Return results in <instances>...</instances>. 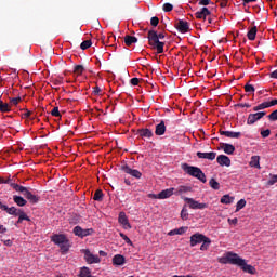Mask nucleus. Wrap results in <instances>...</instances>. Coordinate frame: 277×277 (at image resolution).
Segmentation results:
<instances>
[{
  "mask_svg": "<svg viewBox=\"0 0 277 277\" xmlns=\"http://www.w3.org/2000/svg\"><path fill=\"white\" fill-rule=\"evenodd\" d=\"M130 83H131L132 85H140V78H132V79L130 80Z\"/></svg>",
  "mask_w": 277,
  "mask_h": 277,
  "instance_id": "obj_57",
  "label": "nucleus"
},
{
  "mask_svg": "<svg viewBox=\"0 0 277 277\" xmlns=\"http://www.w3.org/2000/svg\"><path fill=\"white\" fill-rule=\"evenodd\" d=\"M137 135H140V137L150 140V137H153V132L148 128L138 129L137 130Z\"/></svg>",
  "mask_w": 277,
  "mask_h": 277,
  "instance_id": "obj_20",
  "label": "nucleus"
},
{
  "mask_svg": "<svg viewBox=\"0 0 277 277\" xmlns=\"http://www.w3.org/2000/svg\"><path fill=\"white\" fill-rule=\"evenodd\" d=\"M201 243H202V245L200 246V250H201L202 252L209 250V247L211 246V238H209V237L206 238Z\"/></svg>",
  "mask_w": 277,
  "mask_h": 277,
  "instance_id": "obj_37",
  "label": "nucleus"
},
{
  "mask_svg": "<svg viewBox=\"0 0 277 277\" xmlns=\"http://www.w3.org/2000/svg\"><path fill=\"white\" fill-rule=\"evenodd\" d=\"M11 187L13 189H15V192H19V194H23V196H25L27 194V192H29V189H27V187L18 185L16 183L11 184Z\"/></svg>",
  "mask_w": 277,
  "mask_h": 277,
  "instance_id": "obj_27",
  "label": "nucleus"
},
{
  "mask_svg": "<svg viewBox=\"0 0 277 277\" xmlns=\"http://www.w3.org/2000/svg\"><path fill=\"white\" fill-rule=\"evenodd\" d=\"M13 202H15L17 207H25V205H27V201L25 200V198L18 195L13 196Z\"/></svg>",
  "mask_w": 277,
  "mask_h": 277,
  "instance_id": "obj_29",
  "label": "nucleus"
},
{
  "mask_svg": "<svg viewBox=\"0 0 277 277\" xmlns=\"http://www.w3.org/2000/svg\"><path fill=\"white\" fill-rule=\"evenodd\" d=\"M0 211H5V213L11 215V213H14V211H16V207H11L10 208V207H8V205L0 201Z\"/></svg>",
  "mask_w": 277,
  "mask_h": 277,
  "instance_id": "obj_30",
  "label": "nucleus"
},
{
  "mask_svg": "<svg viewBox=\"0 0 277 277\" xmlns=\"http://www.w3.org/2000/svg\"><path fill=\"white\" fill-rule=\"evenodd\" d=\"M163 12H172V10H174V5L170 4V3H164L162 6Z\"/></svg>",
  "mask_w": 277,
  "mask_h": 277,
  "instance_id": "obj_46",
  "label": "nucleus"
},
{
  "mask_svg": "<svg viewBox=\"0 0 277 277\" xmlns=\"http://www.w3.org/2000/svg\"><path fill=\"white\" fill-rule=\"evenodd\" d=\"M90 47H92V41L91 40H85L80 44V49H82V51H85L87 49H90Z\"/></svg>",
  "mask_w": 277,
  "mask_h": 277,
  "instance_id": "obj_41",
  "label": "nucleus"
},
{
  "mask_svg": "<svg viewBox=\"0 0 277 277\" xmlns=\"http://www.w3.org/2000/svg\"><path fill=\"white\" fill-rule=\"evenodd\" d=\"M266 114L267 113H265V111L249 114V116L247 118V124H249V126L255 124L256 122H259V120H261V118L265 117Z\"/></svg>",
  "mask_w": 277,
  "mask_h": 277,
  "instance_id": "obj_9",
  "label": "nucleus"
},
{
  "mask_svg": "<svg viewBox=\"0 0 277 277\" xmlns=\"http://www.w3.org/2000/svg\"><path fill=\"white\" fill-rule=\"evenodd\" d=\"M155 134L156 135H164L166 134V121H160V123H158L156 126V130H155Z\"/></svg>",
  "mask_w": 277,
  "mask_h": 277,
  "instance_id": "obj_26",
  "label": "nucleus"
},
{
  "mask_svg": "<svg viewBox=\"0 0 277 277\" xmlns=\"http://www.w3.org/2000/svg\"><path fill=\"white\" fill-rule=\"evenodd\" d=\"M188 217H189V213L187 212V210L185 208H183L181 211V219L187 220Z\"/></svg>",
  "mask_w": 277,
  "mask_h": 277,
  "instance_id": "obj_49",
  "label": "nucleus"
},
{
  "mask_svg": "<svg viewBox=\"0 0 277 277\" xmlns=\"http://www.w3.org/2000/svg\"><path fill=\"white\" fill-rule=\"evenodd\" d=\"M246 207V199H240L236 205V211H241Z\"/></svg>",
  "mask_w": 277,
  "mask_h": 277,
  "instance_id": "obj_43",
  "label": "nucleus"
},
{
  "mask_svg": "<svg viewBox=\"0 0 277 277\" xmlns=\"http://www.w3.org/2000/svg\"><path fill=\"white\" fill-rule=\"evenodd\" d=\"M51 241L58 246L62 254H67L70 250V240L64 234H54L51 236Z\"/></svg>",
  "mask_w": 277,
  "mask_h": 277,
  "instance_id": "obj_2",
  "label": "nucleus"
},
{
  "mask_svg": "<svg viewBox=\"0 0 277 277\" xmlns=\"http://www.w3.org/2000/svg\"><path fill=\"white\" fill-rule=\"evenodd\" d=\"M209 185L212 189H215V190L220 189V184L219 182L215 181V179H211L209 181Z\"/></svg>",
  "mask_w": 277,
  "mask_h": 277,
  "instance_id": "obj_40",
  "label": "nucleus"
},
{
  "mask_svg": "<svg viewBox=\"0 0 277 277\" xmlns=\"http://www.w3.org/2000/svg\"><path fill=\"white\" fill-rule=\"evenodd\" d=\"M220 134L224 135L225 137H232L234 140H239V137H241V132H232V131L220 130Z\"/></svg>",
  "mask_w": 277,
  "mask_h": 277,
  "instance_id": "obj_19",
  "label": "nucleus"
},
{
  "mask_svg": "<svg viewBox=\"0 0 277 277\" xmlns=\"http://www.w3.org/2000/svg\"><path fill=\"white\" fill-rule=\"evenodd\" d=\"M172 196H174V188H167L158 194V200H166Z\"/></svg>",
  "mask_w": 277,
  "mask_h": 277,
  "instance_id": "obj_18",
  "label": "nucleus"
},
{
  "mask_svg": "<svg viewBox=\"0 0 277 277\" xmlns=\"http://www.w3.org/2000/svg\"><path fill=\"white\" fill-rule=\"evenodd\" d=\"M277 183V175H273L271 180L267 181V185L272 186Z\"/></svg>",
  "mask_w": 277,
  "mask_h": 277,
  "instance_id": "obj_55",
  "label": "nucleus"
},
{
  "mask_svg": "<svg viewBox=\"0 0 277 277\" xmlns=\"http://www.w3.org/2000/svg\"><path fill=\"white\" fill-rule=\"evenodd\" d=\"M236 265L240 267V269H243L247 274H255L256 272V268H254V266L246 263V260L241 259L240 256H238Z\"/></svg>",
  "mask_w": 277,
  "mask_h": 277,
  "instance_id": "obj_7",
  "label": "nucleus"
},
{
  "mask_svg": "<svg viewBox=\"0 0 277 277\" xmlns=\"http://www.w3.org/2000/svg\"><path fill=\"white\" fill-rule=\"evenodd\" d=\"M148 198H151L153 200H159V194H149Z\"/></svg>",
  "mask_w": 277,
  "mask_h": 277,
  "instance_id": "obj_59",
  "label": "nucleus"
},
{
  "mask_svg": "<svg viewBox=\"0 0 277 277\" xmlns=\"http://www.w3.org/2000/svg\"><path fill=\"white\" fill-rule=\"evenodd\" d=\"M261 135L262 137H269V135H272V130L271 129L262 130Z\"/></svg>",
  "mask_w": 277,
  "mask_h": 277,
  "instance_id": "obj_50",
  "label": "nucleus"
},
{
  "mask_svg": "<svg viewBox=\"0 0 277 277\" xmlns=\"http://www.w3.org/2000/svg\"><path fill=\"white\" fill-rule=\"evenodd\" d=\"M122 172L126 174H130V176H133L134 179H142V172L137 169H131L129 164L121 166Z\"/></svg>",
  "mask_w": 277,
  "mask_h": 277,
  "instance_id": "obj_10",
  "label": "nucleus"
},
{
  "mask_svg": "<svg viewBox=\"0 0 277 277\" xmlns=\"http://www.w3.org/2000/svg\"><path fill=\"white\" fill-rule=\"evenodd\" d=\"M124 263H126V259H124V255L122 254H116L113 258V264L115 265H124Z\"/></svg>",
  "mask_w": 277,
  "mask_h": 277,
  "instance_id": "obj_28",
  "label": "nucleus"
},
{
  "mask_svg": "<svg viewBox=\"0 0 277 277\" xmlns=\"http://www.w3.org/2000/svg\"><path fill=\"white\" fill-rule=\"evenodd\" d=\"M21 97H13L10 100V105H17L18 103H21Z\"/></svg>",
  "mask_w": 277,
  "mask_h": 277,
  "instance_id": "obj_53",
  "label": "nucleus"
},
{
  "mask_svg": "<svg viewBox=\"0 0 277 277\" xmlns=\"http://www.w3.org/2000/svg\"><path fill=\"white\" fill-rule=\"evenodd\" d=\"M174 27L177 29V31H180V34H187L189 31V23L184 19H179Z\"/></svg>",
  "mask_w": 277,
  "mask_h": 277,
  "instance_id": "obj_12",
  "label": "nucleus"
},
{
  "mask_svg": "<svg viewBox=\"0 0 277 277\" xmlns=\"http://www.w3.org/2000/svg\"><path fill=\"white\" fill-rule=\"evenodd\" d=\"M184 202H187L189 209H207V203H200L194 198L185 197Z\"/></svg>",
  "mask_w": 277,
  "mask_h": 277,
  "instance_id": "obj_8",
  "label": "nucleus"
},
{
  "mask_svg": "<svg viewBox=\"0 0 277 277\" xmlns=\"http://www.w3.org/2000/svg\"><path fill=\"white\" fill-rule=\"evenodd\" d=\"M220 8H226L228 5V0H219L217 1Z\"/></svg>",
  "mask_w": 277,
  "mask_h": 277,
  "instance_id": "obj_56",
  "label": "nucleus"
},
{
  "mask_svg": "<svg viewBox=\"0 0 277 277\" xmlns=\"http://www.w3.org/2000/svg\"><path fill=\"white\" fill-rule=\"evenodd\" d=\"M207 236L200 233H196L190 236V248L198 246V243H202L206 240Z\"/></svg>",
  "mask_w": 277,
  "mask_h": 277,
  "instance_id": "obj_13",
  "label": "nucleus"
},
{
  "mask_svg": "<svg viewBox=\"0 0 277 277\" xmlns=\"http://www.w3.org/2000/svg\"><path fill=\"white\" fill-rule=\"evenodd\" d=\"M188 192H192V187L189 186H179L173 190L174 196H183V194H187Z\"/></svg>",
  "mask_w": 277,
  "mask_h": 277,
  "instance_id": "obj_23",
  "label": "nucleus"
},
{
  "mask_svg": "<svg viewBox=\"0 0 277 277\" xmlns=\"http://www.w3.org/2000/svg\"><path fill=\"white\" fill-rule=\"evenodd\" d=\"M0 111H2V114H9V111H12L10 104L2 102L1 98H0Z\"/></svg>",
  "mask_w": 277,
  "mask_h": 277,
  "instance_id": "obj_33",
  "label": "nucleus"
},
{
  "mask_svg": "<svg viewBox=\"0 0 277 277\" xmlns=\"http://www.w3.org/2000/svg\"><path fill=\"white\" fill-rule=\"evenodd\" d=\"M227 222H228V224H234V225H236L237 222H239V220H238L237 217H235V219H228Z\"/></svg>",
  "mask_w": 277,
  "mask_h": 277,
  "instance_id": "obj_60",
  "label": "nucleus"
},
{
  "mask_svg": "<svg viewBox=\"0 0 277 277\" xmlns=\"http://www.w3.org/2000/svg\"><path fill=\"white\" fill-rule=\"evenodd\" d=\"M196 18L199 21H208V24L211 25L213 23V18H211V11L207 6L200 9L195 13Z\"/></svg>",
  "mask_w": 277,
  "mask_h": 277,
  "instance_id": "obj_5",
  "label": "nucleus"
},
{
  "mask_svg": "<svg viewBox=\"0 0 277 277\" xmlns=\"http://www.w3.org/2000/svg\"><path fill=\"white\" fill-rule=\"evenodd\" d=\"M216 162L219 163V166H225L226 168H230V158H228V156L226 155H219L216 158Z\"/></svg>",
  "mask_w": 277,
  "mask_h": 277,
  "instance_id": "obj_17",
  "label": "nucleus"
},
{
  "mask_svg": "<svg viewBox=\"0 0 277 277\" xmlns=\"http://www.w3.org/2000/svg\"><path fill=\"white\" fill-rule=\"evenodd\" d=\"M0 183L3 184V185H10V187H12V185H14V182H12V179H3V177H0Z\"/></svg>",
  "mask_w": 277,
  "mask_h": 277,
  "instance_id": "obj_45",
  "label": "nucleus"
},
{
  "mask_svg": "<svg viewBox=\"0 0 277 277\" xmlns=\"http://www.w3.org/2000/svg\"><path fill=\"white\" fill-rule=\"evenodd\" d=\"M93 94H94L95 96L98 95V94H101V88H98V87L93 88Z\"/></svg>",
  "mask_w": 277,
  "mask_h": 277,
  "instance_id": "obj_61",
  "label": "nucleus"
},
{
  "mask_svg": "<svg viewBox=\"0 0 277 277\" xmlns=\"http://www.w3.org/2000/svg\"><path fill=\"white\" fill-rule=\"evenodd\" d=\"M268 120L276 121L277 120V109L268 115Z\"/></svg>",
  "mask_w": 277,
  "mask_h": 277,
  "instance_id": "obj_52",
  "label": "nucleus"
},
{
  "mask_svg": "<svg viewBox=\"0 0 277 277\" xmlns=\"http://www.w3.org/2000/svg\"><path fill=\"white\" fill-rule=\"evenodd\" d=\"M111 40H116V36H114V34H110L108 36V41L107 42H105V36L102 37L103 44H109V42H111Z\"/></svg>",
  "mask_w": 277,
  "mask_h": 277,
  "instance_id": "obj_47",
  "label": "nucleus"
},
{
  "mask_svg": "<svg viewBox=\"0 0 277 277\" xmlns=\"http://www.w3.org/2000/svg\"><path fill=\"white\" fill-rule=\"evenodd\" d=\"M32 116H34V111L27 110V109L24 114H22V118H30Z\"/></svg>",
  "mask_w": 277,
  "mask_h": 277,
  "instance_id": "obj_54",
  "label": "nucleus"
},
{
  "mask_svg": "<svg viewBox=\"0 0 277 277\" xmlns=\"http://www.w3.org/2000/svg\"><path fill=\"white\" fill-rule=\"evenodd\" d=\"M98 254H100V256H107V252H105L103 250H100Z\"/></svg>",
  "mask_w": 277,
  "mask_h": 277,
  "instance_id": "obj_64",
  "label": "nucleus"
},
{
  "mask_svg": "<svg viewBox=\"0 0 277 277\" xmlns=\"http://www.w3.org/2000/svg\"><path fill=\"white\" fill-rule=\"evenodd\" d=\"M274 105H277V102L272 100L271 102H264L260 104V110L261 109H267L269 107H274Z\"/></svg>",
  "mask_w": 277,
  "mask_h": 277,
  "instance_id": "obj_36",
  "label": "nucleus"
},
{
  "mask_svg": "<svg viewBox=\"0 0 277 277\" xmlns=\"http://www.w3.org/2000/svg\"><path fill=\"white\" fill-rule=\"evenodd\" d=\"M238 107H250V104H248V103H241V104H238L237 105Z\"/></svg>",
  "mask_w": 277,
  "mask_h": 277,
  "instance_id": "obj_63",
  "label": "nucleus"
},
{
  "mask_svg": "<svg viewBox=\"0 0 277 277\" xmlns=\"http://www.w3.org/2000/svg\"><path fill=\"white\" fill-rule=\"evenodd\" d=\"M189 227L182 226L180 228L172 229L168 233L169 237H174V235H185L187 233Z\"/></svg>",
  "mask_w": 277,
  "mask_h": 277,
  "instance_id": "obj_21",
  "label": "nucleus"
},
{
  "mask_svg": "<svg viewBox=\"0 0 277 277\" xmlns=\"http://www.w3.org/2000/svg\"><path fill=\"white\" fill-rule=\"evenodd\" d=\"M163 38H166V35L163 32L157 34V30H149L147 34L148 44L151 49L156 50L158 54L163 53L166 42L160 41L163 40Z\"/></svg>",
  "mask_w": 277,
  "mask_h": 277,
  "instance_id": "obj_1",
  "label": "nucleus"
},
{
  "mask_svg": "<svg viewBox=\"0 0 277 277\" xmlns=\"http://www.w3.org/2000/svg\"><path fill=\"white\" fill-rule=\"evenodd\" d=\"M221 148L226 155H233L235 153V145L228 143H221Z\"/></svg>",
  "mask_w": 277,
  "mask_h": 277,
  "instance_id": "obj_22",
  "label": "nucleus"
},
{
  "mask_svg": "<svg viewBox=\"0 0 277 277\" xmlns=\"http://www.w3.org/2000/svg\"><path fill=\"white\" fill-rule=\"evenodd\" d=\"M51 115L54 116L55 118L62 117V114H60V108L58 107H54L51 111Z\"/></svg>",
  "mask_w": 277,
  "mask_h": 277,
  "instance_id": "obj_48",
  "label": "nucleus"
},
{
  "mask_svg": "<svg viewBox=\"0 0 277 277\" xmlns=\"http://www.w3.org/2000/svg\"><path fill=\"white\" fill-rule=\"evenodd\" d=\"M84 70H85V68L83 67V65H76L74 67V72H75V75H78V76L83 75Z\"/></svg>",
  "mask_w": 277,
  "mask_h": 277,
  "instance_id": "obj_39",
  "label": "nucleus"
},
{
  "mask_svg": "<svg viewBox=\"0 0 277 277\" xmlns=\"http://www.w3.org/2000/svg\"><path fill=\"white\" fill-rule=\"evenodd\" d=\"M25 196V198L27 199V200H29V202L31 203V205H38V202H39V200H40V197H38L37 195H34L31 192H26V195H24Z\"/></svg>",
  "mask_w": 277,
  "mask_h": 277,
  "instance_id": "obj_24",
  "label": "nucleus"
},
{
  "mask_svg": "<svg viewBox=\"0 0 277 277\" xmlns=\"http://www.w3.org/2000/svg\"><path fill=\"white\" fill-rule=\"evenodd\" d=\"M254 85L250 84V83H247L245 85V92H247V94H254Z\"/></svg>",
  "mask_w": 277,
  "mask_h": 277,
  "instance_id": "obj_42",
  "label": "nucleus"
},
{
  "mask_svg": "<svg viewBox=\"0 0 277 277\" xmlns=\"http://www.w3.org/2000/svg\"><path fill=\"white\" fill-rule=\"evenodd\" d=\"M211 0H199L198 5H209Z\"/></svg>",
  "mask_w": 277,
  "mask_h": 277,
  "instance_id": "obj_58",
  "label": "nucleus"
},
{
  "mask_svg": "<svg viewBox=\"0 0 277 277\" xmlns=\"http://www.w3.org/2000/svg\"><path fill=\"white\" fill-rule=\"evenodd\" d=\"M103 190L102 189H97L95 190V194L93 196V200H95L96 202H103Z\"/></svg>",
  "mask_w": 277,
  "mask_h": 277,
  "instance_id": "obj_38",
  "label": "nucleus"
},
{
  "mask_svg": "<svg viewBox=\"0 0 277 277\" xmlns=\"http://www.w3.org/2000/svg\"><path fill=\"white\" fill-rule=\"evenodd\" d=\"M237 261H239V255L237 253L227 252L224 256L219 259V263L222 265H226L229 263V265H237Z\"/></svg>",
  "mask_w": 277,
  "mask_h": 277,
  "instance_id": "obj_4",
  "label": "nucleus"
},
{
  "mask_svg": "<svg viewBox=\"0 0 277 277\" xmlns=\"http://www.w3.org/2000/svg\"><path fill=\"white\" fill-rule=\"evenodd\" d=\"M251 168H256L258 170L261 169V157L260 156H252L249 162Z\"/></svg>",
  "mask_w": 277,
  "mask_h": 277,
  "instance_id": "obj_25",
  "label": "nucleus"
},
{
  "mask_svg": "<svg viewBox=\"0 0 277 277\" xmlns=\"http://www.w3.org/2000/svg\"><path fill=\"white\" fill-rule=\"evenodd\" d=\"M150 25L153 27H157V25H159V17H157V16L151 17Z\"/></svg>",
  "mask_w": 277,
  "mask_h": 277,
  "instance_id": "obj_51",
  "label": "nucleus"
},
{
  "mask_svg": "<svg viewBox=\"0 0 277 277\" xmlns=\"http://www.w3.org/2000/svg\"><path fill=\"white\" fill-rule=\"evenodd\" d=\"M92 233H94V229L92 228L83 229L81 226H76L74 228V235L81 237V239H83V237H89V235H92Z\"/></svg>",
  "mask_w": 277,
  "mask_h": 277,
  "instance_id": "obj_11",
  "label": "nucleus"
},
{
  "mask_svg": "<svg viewBox=\"0 0 277 277\" xmlns=\"http://www.w3.org/2000/svg\"><path fill=\"white\" fill-rule=\"evenodd\" d=\"M183 170L189 176H194V179H198V181H201V183H207V175H205L202 169L185 163L183 164Z\"/></svg>",
  "mask_w": 277,
  "mask_h": 277,
  "instance_id": "obj_3",
  "label": "nucleus"
},
{
  "mask_svg": "<svg viewBox=\"0 0 277 277\" xmlns=\"http://www.w3.org/2000/svg\"><path fill=\"white\" fill-rule=\"evenodd\" d=\"M256 31H258L256 26H253L252 28H250L247 34L248 40H256Z\"/></svg>",
  "mask_w": 277,
  "mask_h": 277,
  "instance_id": "obj_32",
  "label": "nucleus"
},
{
  "mask_svg": "<svg viewBox=\"0 0 277 277\" xmlns=\"http://www.w3.org/2000/svg\"><path fill=\"white\" fill-rule=\"evenodd\" d=\"M197 157H198V159H208V161H214L215 157H217V153H215V151H210V153L198 151Z\"/></svg>",
  "mask_w": 277,
  "mask_h": 277,
  "instance_id": "obj_15",
  "label": "nucleus"
},
{
  "mask_svg": "<svg viewBox=\"0 0 277 277\" xmlns=\"http://www.w3.org/2000/svg\"><path fill=\"white\" fill-rule=\"evenodd\" d=\"M271 79H277V69L271 74Z\"/></svg>",
  "mask_w": 277,
  "mask_h": 277,
  "instance_id": "obj_62",
  "label": "nucleus"
},
{
  "mask_svg": "<svg viewBox=\"0 0 277 277\" xmlns=\"http://www.w3.org/2000/svg\"><path fill=\"white\" fill-rule=\"evenodd\" d=\"M11 215H14L15 217H18L22 220V222L25 220L26 222H31V219L27 216V213L23 211L22 209L15 208L14 213H11Z\"/></svg>",
  "mask_w": 277,
  "mask_h": 277,
  "instance_id": "obj_16",
  "label": "nucleus"
},
{
  "mask_svg": "<svg viewBox=\"0 0 277 277\" xmlns=\"http://www.w3.org/2000/svg\"><path fill=\"white\" fill-rule=\"evenodd\" d=\"M81 252L84 254V260L89 265L101 262V258H98V255H94L90 249H82Z\"/></svg>",
  "mask_w": 277,
  "mask_h": 277,
  "instance_id": "obj_6",
  "label": "nucleus"
},
{
  "mask_svg": "<svg viewBox=\"0 0 277 277\" xmlns=\"http://www.w3.org/2000/svg\"><path fill=\"white\" fill-rule=\"evenodd\" d=\"M119 236L121 237V239H123V241H126V243H128V246H133V241H131V239L128 238L127 235H124L123 233H120Z\"/></svg>",
  "mask_w": 277,
  "mask_h": 277,
  "instance_id": "obj_44",
  "label": "nucleus"
},
{
  "mask_svg": "<svg viewBox=\"0 0 277 277\" xmlns=\"http://www.w3.org/2000/svg\"><path fill=\"white\" fill-rule=\"evenodd\" d=\"M137 42V38L136 37H133V36H130V35H127L124 37V44L126 47H131V44H136Z\"/></svg>",
  "mask_w": 277,
  "mask_h": 277,
  "instance_id": "obj_31",
  "label": "nucleus"
},
{
  "mask_svg": "<svg viewBox=\"0 0 277 277\" xmlns=\"http://www.w3.org/2000/svg\"><path fill=\"white\" fill-rule=\"evenodd\" d=\"M119 224L126 229L129 230L131 229V223H129V219L127 217V213L120 212L119 217H118Z\"/></svg>",
  "mask_w": 277,
  "mask_h": 277,
  "instance_id": "obj_14",
  "label": "nucleus"
},
{
  "mask_svg": "<svg viewBox=\"0 0 277 277\" xmlns=\"http://www.w3.org/2000/svg\"><path fill=\"white\" fill-rule=\"evenodd\" d=\"M79 277H92V271L84 266L80 269Z\"/></svg>",
  "mask_w": 277,
  "mask_h": 277,
  "instance_id": "obj_35",
  "label": "nucleus"
},
{
  "mask_svg": "<svg viewBox=\"0 0 277 277\" xmlns=\"http://www.w3.org/2000/svg\"><path fill=\"white\" fill-rule=\"evenodd\" d=\"M234 201H235V197H232L230 195H224L221 198L222 205H233Z\"/></svg>",
  "mask_w": 277,
  "mask_h": 277,
  "instance_id": "obj_34",
  "label": "nucleus"
}]
</instances>
